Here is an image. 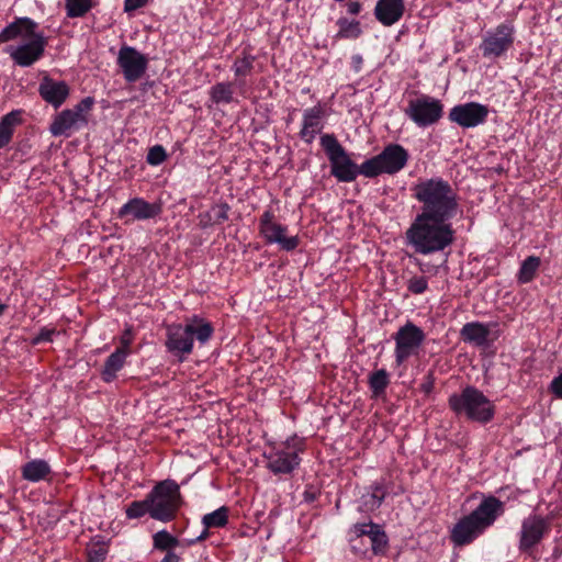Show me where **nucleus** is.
I'll use <instances>...</instances> for the list:
<instances>
[{
	"instance_id": "b1692460",
	"label": "nucleus",
	"mask_w": 562,
	"mask_h": 562,
	"mask_svg": "<svg viewBox=\"0 0 562 562\" xmlns=\"http://www.w3.org/2000/svg\"><path fill=\"white\" fill-rule=\"evenodd\" d=\"M370 491L364 493L359 499L358 510L360 513H371L380 508L387 495L383 483L374 482L370 485Z\"/></svg>"
},
{
	"instance_id": "49530a36",
	"label": "nucleus",
	"mask_w": 562,
	"mask_h": 562,
	"mask_svg": "<svg viewBox=\"0 0 562 562\" xmlns=\"http://www.w3.org/2000/svg\"><path fill=\"white\" fill-rule=\"evenodd\" d=\"M55 334V329L54 328H42L35 339L36 342H40V341H52L53 340V336Z\"/></svg>"
},
{
	"instance_id": "2eb2a0df",
	"label": "nucleus",
	"mask_w": 562,
	"mask_h": 562,
	"mask_svg": "<svg viewBox=\"0 0 562 562\" xmlns=\"http://www.w3.org/2000/svg\"><path fill=\"white\" fill-rule=\"evenodd\" d=\"M490 108L479 102L459 103L448 113V120L463 130L474 128L487 122Z\"/></svg>"
},
{
	"instance_id": "cd10ccee",
	"label": "nucleus",
	"mask_w": 562,
	"mask_h": 562,
	"mask_svg": "<svg viewBox=\"0 0 562 562\" xmlns=\"http://www.w3.org/2000/svg\"><path fill=\"white\" fill-rule=\"evenodd\" d=\"M338 32L335 34L334 40H357L362 35L361 23L358 20H349L346 16H340L336 21Z\"/></svg>"
},
{
	"instance_id": "5701e85b",
	"label": "nucleus",
	"mask_w": 562,
	"mask_h": 562,
	"mask_svg": "<svg viewBox=\"0 0 562 562\" xmlns=\"http://www.w3.org/2000/svg\"><path fill=\"white\" fill-rule=\"evenodd\" d=\"M52 468L44 459H33L24 463L21 468L22 479L32 483L52 481Z\"/></svg>"
},
{
	"instance_id": "c03bdc74",
	"label": "nucleus",
	"mask_w": 562,
	"mask_h": 562,
	"mask_svg": "<svg viewBox=\"0 0 562 562\" xmlns=\"http://www.w3.org/2000/svg\"><path fill=\"white\" fill-rule=\"evenodd\" d=\"M126 516L130 519L140 517V501H134L126 508Z\"/></svg>"
},
{
	"instance_id": "9d476101",
	"label": "nucleus",
	"mask_w": 562,
	"mask_h": 562,
	"mask_svg": "<svg viewBox=\"0 0 562 562\" xmlns=\"http://www.w3.org/2000/svg\"><path fill=\"white\" fill-rule=\"evenodd\" d=\"M516 29L512 21H504L483 35L479 49L486 59H497L507 54L515 43Z\"/></svg>"
},
{
	"instance_id": "f3484780",
	"label": "nucleus",
	"mask_w": 562,
	"mask_h": 562,
	"mask_svg": "<svg viewBox=\"0 0 562 562\" xmlns=\"http://www.w3.org/2000/svg\"><path fill=\"white\" fill-rule=\"evenodd\" d=\"M325 115V110L321 104L307 108L303 111L302 127L299 136L304 143L311 145L316 135L322 132Z\"/></svg>"
},
{
	"instance_id": "c85d7f7f",
	"label": "nucleus",
	"mask_w": 562,
	"mask_h": 562,
	"mask_svg": "<svg viewBox=\"0 0 562 562\" xmlns=\"http://www.w3.org/2000/svg\"><path fill=\"white\" fill-rule=\"evenodd\" d=\"M234 82H217L210 89V99L215 104H229L234 102Z\"/></svg>"
},
{
	"instance_id": "de8ad7c7",
	"label": "nucleus",
	"mask_w": 562,
	"mask_h": 562,
	"mask_svg": "<svg viewBox=\"0 0 562 562\" xmlns=\"http://www.w3.org/2000/svg\"><path fill=\"white\" fill-rule=\"evenodd\" d=\"M347 13L350 15H358L361 13L363 5L359 1H348L347 4Z\"/></svg>"
},
{
	"instance_id": "a211bd4d",
	"label": "nucleus",
	"mask_w": 562,
	"mask_h": 562,
	"mask_svg": "<svg viewBox=\"0 0 562 562\" xmlns=\"http://www.w3.org/2000/svg\"><path fill=\"white\" fill-rule=\"evenodd\" d=\"M38 93L46 103L58 109L67 100L69 87L65 81L44 76L38 86Z\"/></svg>"
},
{
	"instance_id": "f704fd0d",
	"label": "nucleus",
	"mask_w": 562,
	"mask_h": 562,
	"mask_svg": "<svg viewBox=\"0 0 562 562\" xmlns=\"http://www.w3.org/2000/svg\"><path fill=\"white\" fill-rule=\"evenodd\" d=\"M93 8L92 0H65L67 16L70 19L82 18Z\"/></svg>"
},
{
	"instance_id": "9b49d317",
	"label": "nucleus",
	"mask_w": 562,
	"mask_h": 562,
	"mask_svg": "<svg viewBox=\"0 0 562 562\" xmlns=\"http://www.w3.org/2000/svg\"><path fill=\"white\" fill-rule=\"evenodd\" d=\"M443 108L441 100L428 94H420L408 101L405 114L418 127L426 128L437 124L442 119Z\"/></svg>"
},
{
	"instance_id": "412c9836",
	"label": "nucleus",
	"mask_w": 562,
	"mask_h": 562,
	"mask_svg": "<svg viewBox=\"0 0 562 562\" xmlns=\"http://www.w3.org/2000/svg\"><path fill=\"white\" fill-rule=\"evenodd\" d=\"M37 26V23L30 18H15L0 32V44L19 37L29 38L38 33L36 32Z\"/></svg>"
},
{
	"instance_id": "2f4dec72",
	"label": "nucleus",
	"mask_w": 562,
	"mask_h": 562,
	"mask_svg": "<svg viewBox=\"0 0 562 562\" xmlns=\"http://www.w3.org/2000/svg\"><path fill=\"white\" fill-rule=\"evenodd\" d=\"M390 384V375L385 369H379L369 376V387L373 397L383 395Z\"/></svg>"
},
{
	"instance_id": "72a5a7b5",
	"label": "nucleus",
	"mask_w": 562,
	"mask_h": 562,
	"mask_svg": "<svg viewBox=\"0 0 562 562\" xmlns=\"http://www.w3.org/2000/svg\"><path fill=\"white\" fill-rule=\"evenodd\" d=\"M367 537L370 539L371 549L375 554H381L385 552L389 539L385 531L381 528L380 525L371 522V531Z\"/></svg>"
},
{
	"instance_id": "3c124183",
	"label": "nucleus",
	"mask_w": 562,
	"mask_h": 562,
	"mask_svg": "<svg viewBox=\"0 0 562 562\" xmlns=\"http://www.w3.org/2000/svg\"><path fill=\"white\" fill-rule=\"evenodd\" d=\"M165 552H166V554L162 558L161 562H180L181 561V558L176 552H173V550H168Z\"/></svg>"
},
{
	"instance_id": "4468645a",
	"label": "nucleus",
	"mask_w": 562,
	"mask_h": 562,
	"mask_svg": "<svg viewBox=\"0 0 562 562\" xmlns=\"http://www.w3.org/2000/svg\"><path fill=\"white\" fill-rule=\"evenodd\" d=\"M426 338L425 333L412 322L398 328L393 336L395 341V362L397 366L404 363L423 345Z\"/></svg>"
},
{
	"instance_id": "603ef678",
	"label": "nucleus",
	"mask_w": 562,
	"mask_h": 562,
	"mask_svg": "<svg viewBox=\"0 0 562 562\" xmlns=\"http://www.w3.org/2000/svg\"><path fill=\"white\" fill-rule=\"evenodd\" d=\"M140 8V0H125L124 10L126 12L134 11Z\"/></svg>"
},
{
	"instance_id": "dca6fc26",
	"label": "nucleus",
	"mask_w": 562,
	"mask_h": 562,
	"mask_svg": "<svg viewBox=\"0 0 562 562\" xmlns=\"http://www.w3.org/2000/svg\"><path fill=\"white\" fill-rule=\"evenodd\" d=\"M29 43L11 47L8 53L13 63L20 67H30L38 61L45 53L47 40L43 33H37L31 37Z\"/></svg>"
},
{
	"instance_id": "f257e3e1",
	"label": "nucleus",
	"mask_w": 562,
	"mask_h": 562,
	"mask_svg": "<svg viewBox=\"0 0 562 562\" xmlns=\"http://www.w3.org/2000/svg\"><path fill=\"white\" fill-rule=\"evenodd\" d=\"M411 191L420 206L404 234L405 244L422 256L443 252L456 240L452 221L460 212L458 193L441 177L422 179Z\"/></svg>"
},
{
	"instance_id": "6e6552de",
	"label": "nucleus",
	"mask_w": 562,
	"mask_h": 562,
	"mask_svg": "<svg viewBox=\"0 0 562 562\" xmlns=\"http://www.w3.org/2000/svg\"><path fill=\"white\" fill-rule=\"evenodd\" d=\"M408 159L407 149L400 144L391 143L380 154L366 159V171H369V179L383 173L393 176L405 168Z\"/></svg>"
},
{
	"instance_id": "c756f323",
	"label": "nucleus",
	"mask_w": 562,
	"mask_h": 562,
	"mask_svg": "<svg viewBox=\"0 0 562 562\" xmlns=\"http://www.w3.org/2000/svg\"><path fill=\"white\" fill-rule=\"evenodd\" d=\"M541 259L537 256L527 257L520 265L517 272V282L519 284H527L531 282L540 268Z\"/></svg>"
},
{
	"instance_id": "f8f14e48",
	"label": "nucleus",
	"mask_w": 562,
	"mask_h": 562,
	"mask_svg": "<svg viewBox=\"0 0 562 562\" xmlns=\"http://www.w3.org/2000/svg\"><path fill=\"white\" fill-rule=\"evenodd\" d=\"M551 531V522L548 517L541 515H529L521 521L518 550L522 554L533 557L536 547Z\"/></svg>"
},
{
	"instance_id": "13d9d810",
	"label": "nucleus",
	"mask_w": 562,
	"mask_h": 562,
	"mask_svg": "<svg viewBox=\"0 0 562 562\" xmlns=\"http://www.w3.org/2000/svg\"><path fill=\"white\" fill-rule=\"evenodd\" d=\"M146 58L143 56V61H142V65H143V74L145 72V68H146Z\"/></svg>"
},
{
	"instance_id": "4d7b16f0",
	"label": "nucleus",
	"mask_w": 562,
	"mask_h": 562,
	"mask_svg": "<svg viewBox=\"0 0 562 562\" xmlns=\"http://www.w3.org/2000/svg\"><path fill=\"white\" fill-rule=\"evenodd\" d=\"M201 217V224L205 227L209 225H215L214 222H209V217H204V214L200 215Z\"/></svg>"
},
{
	"instance_id": "473e14b6",
	"label": "nucleus",
	"mask_w": 562,
	"mask_h": 562,
	"mask_svg": "<svg viewBox=\"0 0 562 562\" xmlns=\"http://www.w3.org/2000/svg\"><path fill=\"white\" fill-rule=\"evenodd\" d=\"M229 509L222 506L216 510L203 516L202 524L206 529L223 528L228 524Z\"/></svg>"
},
{
	"instance_id": "864d4df0",
	"label": "nucleus",
	"mask_w": 562,
	"mask_h": 562,
	"mask_svg": "<svg viewBox=\"0 0 562 562\" xmlns=\"http://www.w3.org/2000/svg\"><path fill=\"white\" fill-rule=\"evenodd\" d=\"M419 270L424 273H437V267L431 266L429 263L418 262Z\"/></svg>"
},
{
	"instance_id": "bb28decb",
	"label": "nucleus",
	"mask_w": 562,
	"mask_h": 562,
	"mask_svg": "<svg viewBox=\"0 0 562 562\" xmlns=\"http://www.w3.org/2000/svg\"><path fill=\"white\" fill-rule=\"evenodd\" d=\"M255 60L256 57L254 55L244 50L241 56H238L234 61L232 69L235 76L238 78L237 86L241 93L246 86V81L243 79V77L251 74Z\"/></svg>"
},
{
	"instance_id": "a878e982",
	"label": "nucleus",
	"mask_w": 562,
	"mask_h": 562,
	"mask_svg": "<svg viewBox=\"0 0 562 562\" xmlns=\"http://www.w3.org/2000/svg\"><path fill=\"white\" fill-rule=\"evenodd\" d=\"M126 356V350L123 348H117L108 357L101 372L104 382L109 383L115 379L117 371L121 370L124 364Z\"/></svg>"
},
{
	"instance_id": "6ab92c4d",
	"label": "nucleus",
	"mask_w": 562,
	"mask_h": 562,
	"mask_svg": "<svg viewBox=\"0 0 562 562\" xmlns=\"http://www.w3.org/2000/svg\"><path fill=\"white\" fill-rule=\"evenodd\" d=\"M374 16L383 26L396 24L405 13L404 0H378Z\"/></svg>"
},
{
	"instance_id": "79ce46f5",
	"label": "nucleus",
	"mask_w": 562,
	"mask_h": 562,
	"mask_svg": "<svg viewBox=\"0 0 562 562\" xmlns=\"http://www.w3.org/2000/svg\"><path fill=\"white\" fill-rule=\"evenodd\" d=\"M371 522L370 521L369 524H355L351 528H350V535H353L355 538H361L363 536H369L370 531H371Z\"/></svg>"
},
{
	"instance_id": "aec40b11",
	"label": "nucleus",
	"mask_w": 562,
	"mask_h": 562,
	"mask_svg": "<svg viewBox=\"0 0 562 562\" xmlns=\"http://www.w3.org/2000/svg\"><path fill=\"white\" fill-rule=\"evenodd\" d=\"M117 65L127 81L133 82L140 78V53L135 48L123 45L119 52Z\"/></svg>"
},
{
	"instance_id": "4be33fe9",
	"label": "nucleus",
	"mask_w": 562,
	"mask_h": 562,
	"mask_svg": "<svg viewBox=\"0 0 562 562\" xmlns=\"http://www.w3.org/2000/svg\"><path fill=\"white\" fill-rule=\"evenodd\" d=\"M491 330L488 325L480 322H471L461 328L463 341L473 344L477 347H488L493 340L490 339Z\"/></svg>"
},
{
	"instance_id": "09e8293b",
	"label": "nucleus",
	"mask_w": 562,
	"mask_h": 562,
	"mask_svg": "<svg viewBox=\"0 0 562 562\" xmlns=\"http://www.w3.org/2000/svg\"><path fill=\"white\" fill-rule=\"evenodd\" d=\"M319 495V492L316 491L313 486H306L304 493H303V496H304V501L306 503H313L317 499Z\"/></svg>"
},
{
	"instance_id": "39448f33",
	"label": "nucleus",
	"mask_w": 562,
	"mask_h": 562,
	"mask_svg": "<svg viewBox=\"0 0 562 562\" xmlns=\"http://www.w3.org/2000/svg\"><path fill=\"white\" fill-rule=\"evenodd\" d=\"M213 333L212 324L198 317L186 325H171L167 329V350L179 362H183L192 352L194 338L200 344H205L211 339Z\"/></svg>"
},
{
	"instance_id": "a19ab883",
	"label": "nucleus",
	"mask_w": 562,
	"mask_h": 562,
	"mask_svg": "<svg viewBox=\"0 0 562 562\" xmlns=\"http://www.w3.org/2000/svg\"><path fill=\"white\" fill-rule=\"evenodd\" d=\"M161 212V205L158 203H148L143 201V220L153 218Z\"/></svg>"
},
{
	"instance_id": "ddd939ff",
	"label": "nucleus",
	"mask_w": 562,
	"mask_h": 562,
	"mask_svg": "<svg viewBox=\"0 0 562 562\" xmlns=\"http://www.w3.org/2000/svg\"><path fill=\"white\" fill-rule=\"evenodd\" d=\"M288 226L274 222V214L266 210L259 218V233L267 244H278L282 250L293 251L300 245L299 236L288 237Z\"/></svg>"
},
{
	"instance_id": "58836bf2",
	"label": "nucleus",
	"mask_w": 562,
	"mask_h": 562,
	"mask_svg": "<svg viewBox=\"0 0 562 562\" xmlns=\"http://www.w3.org/2000/svg\"><path fill=\"white\" fill-rule=\"evenodd\" d=\"M168 155L162 145H155L148 149L146 160L151 166H159L161 165L166 159Z\"/></svg>"
},
{
	"instance_id": "1a4fd4ad",
	"label": "nucleus",
	"mask_w": 562,
	"mask_h": 562,
	"mask_svg": "<svg viewBox=\"0 0 562 562\" xmlns=\"http://www.w3.org/2000/svg\"><path fill=\"white\" fill-rule=\"evenodd\" d=\"M94 104V99L86 97L79 101L72 109H66L57 113L49 125V132L53 136L69 137L74 131L88 124V116Z\"/></svg>"
},
{
	"instance_id": "0eeeda50",
	"label": "nucleus",
	"mask_w": 562,
	"mask_h": 562,
	"mask_svg": "<svg viewBox=\"0 0 562 562\" xmlns=\"http://www.w3.org/2000/svg\"><path fill=\"white\" fill-rule=\"evenodd\" d=\"M321 146L328 158L330 175L338 182H353L358 176L369 178V171H366V160L360 165L352 160V154L346 150L335 134H323Z\"/></svg>"
},
{
	"instance_id": "4c0bfd02",
	"label": "nucleus",
	"mask_w": 562,
	"mask_h": 562,
	"mask_svg": "<svg viewBox=\"0 0 562 562\" xmlns=\"http://www.w3.org/2000/svg\"><path fill=\"white\" fill-rule=\"evenodd\" d=\"M231 207L227 203L215 204L210 211L204 213V217H209V222H214L215 225L228 221V212Z\"/></svg>"
},
{
	"instance_id": "e433bc0d",
	"label": "nucleus",
	"mask_w": 562,
	"mask_h": 562,
	"mask_svg": "<svg viewBox=\"0 0 562 562\" xmlns=\"http://www.w3.org/2000/svg\"><path fill=\"white\" fill-rule=\"evenodd\" d=\"M119 217L124 220L125 223L140 218V199H133L124 204L120 212Z\"/></svg>"
},
{
	"instance_id": "5fc2aeb1",
	"label": "nucleus",
	"mask_w": 562,
	"mask_h": 562,
	"mask_svg": "<svg viewBox=\"0 0 562 562\" xmlns=\"http://www.w3.org/2000/svg\"><path fill=\"white\" fill-rule=\"evenodd\" d=\"M422 390L426 394H429V393L432 392V390H434V380H432V378H429V380L427 382L422 384Z\"/></svg>"
},
{
	"instance_id": "a18cd8bd",
	"label": "nucleus",
	"mask_w": 562,
	"mask_h": 562,
	"mask_svg": "<svg viewBox=\"0 0 562 562\" xmlns=\"http://www.w3.org/2000/svg\"><path fill=\"white\" fill-rule=\"evenodd\" d=\"M133 341V334L130 328L125 329L121 336V346L119 348H123L124 350L130 352V346Z\"/></svg>"
},
{
	"instance_id": "f03ea898",
	"label": "nucleus",
	"mask_w": 562,
	"mask_h": 562,
	"mask_svg": "<svg viewBox=\"0 0 562 562\" xmlns=\"http://www.w3.org/2000/svg\"><path fill=\"white\" fill-rule=\"evenodd\" d=\"M505 513V503L494 495L483 496L470 514L461 517L450 535L457 547L469 546L483 536Z\"/></svg>"
},
{
	"instance_id": "37998d69",
	"label": "nucleus",
	"mask_w": 562,
	"mask_h": 562,
	"mask_svg": "<svg viewBox=\"0 0 562 562\" xmlns=\"http://www.w3.org/2000/svg\"><path fill=\"white\" fill-rule=\"evenodd\" d=\"M549 391L557 397L562 400V372L553 378L549 385Z\"/></svg>"
},
{
	"instance_id": "7c9ffc66",
	"label": "nucleus",
	"mask_w": 562,
	"mask_h": 562,
	"mask_svg": "<svg viewBox=\"0 0 562 562\" xmlns=\"http://www.w3.org/2000/svg\"><path fill=\"white\" fill-rule=\"evenodd\" d=\"M109 548V541L101 537H95L86 548L87 562H104Z\"/></svg>"
},
{
	"instance_id": "c9c22d12",
	"label": "nucleus",
	"mask_w": 562,
	"mask_h": 562,
	"mask_svg": "<svg viewBox=\"0 0 562 562\" xmlns=\"http://www.w3.org/2000/svg\"><path fill=\"white\" fill-rule=\"evenodd\" d=\"M153 544L156 550L165 552L177 548L179 546V540L177 537L164 529L153 536Z\"/></svg>"
},
{
	"instance_id": "423d86ee",
	"label": "nucleus",
	"mask_w": 562,
	"mask_h": 562,
	"mask_svg": "<svg viewBox=\"0 0 562 562\" xmlns=\"http://www.w3.org/2000/svg\"><path fill=\"white\" fill-rule=\"evenodd\" d=\"M305 451V438L295 434L283 441L269 443L268 450L263 452L266 468L277 476H291L300 469L301 454Z\"/></svg>"
},
{
	"instance_id": "ea45409f",
	"label": "nucleus",
	"mask_w": 562,
	"mask_h": 562,
	"mask_svg": "<svg viewBox=\"0 0 562 562\" xmlns=\"http://www.w3.org/2000/svg\"><path fill=\"white\" fill-rule=\"evenodd\" d=\"M428 289V280L423 276H413L407 281V290L412 294H423Z\"/></svg>"
},
{
	"instance_id": "bf43d9fd",
	"label": "nucleus",
	"mask_w": 562,
	"mask_h": 562,
	"mask_svg": "<svg viewBox=\"0 0 562 562\" xmlns=\"http://www.w3.org/2000/svg\"><path fill=\"white\" fill-rule=\"evenodd\" d=\"M147 1H148V0H143V7H145V5H146Z\"/></svg>"
},
{
	"instance_id": "6e6d98bb",
	"label": "nucleus",
	"mask_w": 562,
	"mask_h": 562,
	"mask_svg": "<svg viewBox=\"0 0 562 562\" xmlns=\"http://www.w3.org/2000/svg\"><path fill=\"white\" fill-rule=\"evenodd\" d=\"M210 529H206L204 527V530L201 532V535L194 540L192 541V543H195V542H201V541H204L209 538L210 536V532H209Z\"/></svg>"
},
{
	"instance_id": "393cba45",
	"label": "nucleus",
	"mask_w": 562,
	"mask_h": 562,
	"mask_svg": "<svg viewBox=\"0 0 562 562\" xmlns=\"http://www.w3.org/2000/svg\"><path fill=\"white\" fill-rule=\"evenodd\" d=\"M21 110H14L5 114L0 121V148L10 144L14 134V127L21 123Z\"/></svg>"
},
{
	"instance_id": "20e7f679",
	"label": "nucleus",
	"mask_w": 562,
	"mask_h": 562,
	"mask_svg": "<svg viewBox=\"0 0 562 562\" xmlns=\"http://www.w3.org/2000/svg\"><path fill=\"white\" fill-rule=\"evenodd\" d=\"M179 484L170 479L157 482L143 499V515L160 522H170L182 506Z\"/></svg>"
},
{
	"instance_id": "8fccbe9b",
	"label": "nucleus",
	"mask_w": 562,
	"mask_h": 562,
	"mask_svg": "<svg viewBox=\"0 0 562 562\" xmlns=\"http://www.w3.org/2000/svg\"><path fill=\"white\" fill-rule=\"evenodd\" d=\"M363 58L361 55L356 54L351 57V68L356 74H359L362 69Z\"/></svg>"
},
{
	"instance_id": "7ed1b4c3",
	"label": "nucleus",
	"mask_w": 562,
	"mask_h": 562,
	"mask_svg": "<svg viewBox=\"0 0 562 562\" xmlns=\"http://www.w3.org/2000/svg\"><path fill=\"white\" fill-rule=\"evenodd\" d=\"M448 406L456 417L481 425L491 423L496 415L495 403L474 385H467L460 392L452 393Z\"/></svg>"
}]
</instances>
